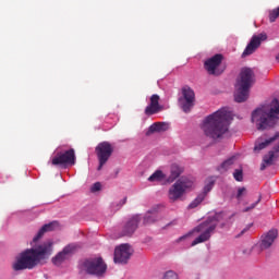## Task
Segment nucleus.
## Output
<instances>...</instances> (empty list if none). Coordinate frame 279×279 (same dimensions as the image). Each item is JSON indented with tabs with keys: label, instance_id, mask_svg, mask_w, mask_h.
<instances>
[{
	"label": "nucleus",
	"instance_id": "23",
	"mask_svg": "<svg viewBox=\"0 0 279 279\" xmlns=\"http://www.w3.org/2000/svg\"><path fill=\"white\" fill-rule=\"evenodd\" d=\"M234 162H236V156H232L231 158L223 161L218 168V171H220V173H223V171H228V169H232V165H234Z\"/></svg>",
	"mask_w": 279,
	"mask_h": 279
},
{
	"label": "nucleus",
	"instance_id": "38",
	"mask_svg": "<svg viewBox=\"0 0 279 279\" xmlns=\"http://www.w3.org/2000/svg\"><path fill=\"white\" fill-rule=\"evenodd\" d=\"M33 243H36V236L33 238Z\"/></svg>",
	"mask_w": 279,
	"mask_h": 279
},
{
	"label": "nucleus",
	"instance_id": "18",
	"mask_svg": "<svg viewBox=\"0 0 279 279\" xmlns=\"http://www.w3.org/2000/svg\"><path fill=\"white\" fill-rule=\"evenodd\" d=\"M277 236H278V230L268 231L267 234L262 238V242H260L262 250H268V247H271Z\"/></svg>",
	"mask_w": 279,
	"mask_h": 279
},
{
	"label": "nucleus",
	"instance_id": "19",
	"mask_svg": "<svg viewBox=\"0 0 279 279\" xmlns=\"http://www.w3.org/2000/svg\"><path fill=\"white\" fill-rule=\"evenodd\" d=\"M60 228V223L58 221H52V222H49V223H46L44 225L37 235H36V241H38V239H43V236L45 235V233L47 232H53V230Z\"/></svg>",
	"mask_w": 279,
	"mask_h": 279
},
{
	"label": "nucleus",
	"instance_id": "21",
	"mask_svg": "<svg viewBox=\"0 0 279 279\" xmlns=\"http://www.w3.org/2000/svg\"><path fill=\"white\" fill-rule=\"evenodd\" d=\"M276 138H279V133H276L275 136L270 137L269 140H263V137H260L255 143L254 150L260 151L262 149H265V147H267L268 145H271V143H274V141H276Z\"/></svg>",
	"mask_w": 279,
	"mask_h": 279
},
{
	"label": "nucleus",
	"instance_id": "29",
	"mask_svg": "<svg viewBox=\"0 0 279 279\" xmlns=\"http://www.w3.org/2000/svg\"><path fill=\"white\" fill-rule=\"evenodd\" d=\"M279 16V7L272 11L269 12V21L270 23H276V20Z\"/></svg>",
	"mask_w": 279,
	"mask_h": 279
},
{
	"label": "nucleus",
	"instance_id": "22",
	"mask_svg": "<svg viewBox=\"0 0 279 279\" xmlns=\"http://www.w3.org/2000/svg\"><path fill=\"white\" fill-rule=\"evenodd\" d=\"M169 130V124L165 122H156L149 126V134H154V132H167Z\"/></svg>",
	"mask_w": 279,
	"mask_h": 279
},
{
	"label": "nucleus",
	"instance_id": "28",
	"mask_svg": "<svg viewBox=\"0 0 279 279\" xmlns=\"http://www.w3.org/2000/svg\"><path fill=\"white\" fill-rule=\"evenodd\" d=\"M206 199L204 194H198L197 197L189 205V208H197Z\"/></svg>",
	"mask_w": 279,
	"mask_h": 279
},
{
	"label": "nucleus",
	"instance_id": "10",
	"mask_svg": "<svg viewBox=\"0 0 279 279\" xmlns=\"http://www.w3.org/2000/svg\"><path fill=\"white\" fill-rule=\"evenodd\" d=\"M182 96L183 97L179 99V104L183 112H191V108L195 106V92H193L191 87H183Z\"/></svg>",
	"mask_w": 279,
	"mask_h": 279
},
{
	"label": "nucleus",
	"instance_id": "25",
	"mask_svg": "<svg viewBox=\"0 0 279 279\" xmlns=\"http://www.w3.org/2000/svg\"><path fill=\"white\" fill-rule=\"evenodd\" d=\"M214 186H215V179H213V177H210L205 181V186H204L203 193H201V195H204V197H206V195H208V193H210V191H213Z\"/></svg>",
	"mask_w": 279,
	"mask_h": 279
},
{
	"label": "nucleus",
	"instance_id": "11",
	"mask_svg": "<svg viewBox=\"0 0 279 279\" xmlns=\"http://www.w3.org/2000/svg\"><path fill=\"white\" fill-rule=\"evenodd\" d=\"M53 242L48 240L36 246V263H45L51 256Z\"/></svg>",
	"mask_w": 279,
	"mask_h": 279
},
{
	"label": "nucleus",
	"instance_id": "34",
	"mask_svg": "<svg viewBox=\"0 0 279 279\" xmlns=\"http://www.w3.org/2000/svg\"><path fill=\"white\" fill-rule=\"evenodd\" d=\"M243 193H245V187H240L238 190L236 198L241 199V197L243 196Z\"/></svg>",
	"mask_w": 279,
	"mask_h": 279
},
{
	"label": "nucleus",
	"instance_id": "37",
	"mask_svg": "<svg viewBox=\"0 0 279 279\" xmlns=\"http://www.w3.org/2000/svg\"><path fill=\"white\" fill-rule=\"evenodd\" d=\"M106 123H110V125H112V122H110V120L108 119V117L105 120Z\"/></svg>",
	"mask_w": 279,
	"mask_h": 279
},
{
	"label": "nucleus",
	"instance_id": "7",
	"mask_svg": "<svg viewBox=\"0 0 279 279\" xmlns=\"http://www.w3.org/2000/svg\"><path fill=\"white\" fill-rule=\"evenodd\" d=\"M193 189V181L189 179H179L168 192V197L170 202H178L182 199L186 191Z\"/></svg>",
	"mask_w": 279,
	"mask_h": 279
},
{
	"label": "nucleus",
	"instance_id": "26",
	"mask_svg": "<svg viewBox=\"0 0 279 279\" xmlns=\"http://www.w3.org/2000/svg\"><path fill=\"white\" fill-rule=\"evenodd\" d=\"M158 221V211L156 209L148 211L144 217V223H154Z\"/></svg>",
	"mask_w": 279,
	"mask_h": 279
},
{
	"label": "nucleus",
	"instance_id": "6",
	"mask_svg": "<svg viewBox=\"0 0 279 279\" xmlns=\"http://www.w3.org/2000/svg\"><path fill=\"white\" fill-rule=\"evenodd\" d=\"M36 267V248H27L16 257L13 264L15 271H23V269H34Z\"/></svg>",
	"mask_w": 279,
	"mask_h": 279
},
{
	"label": "nucleus",
	"instance_id": "2",
	"mask_svg": "<svg viewBox=\"0 0 279 279\" xmlns=\"http://www.w3.org/2000/svg\"><path fill=\"white\" fill-rule=\"evenodd\" d=\"M279 120V100L272 99L268 105L255 109L252 113V121L257 130H268L274 128Z\"/></svg>",
	"mask_w": 279,
	"mask_h": 279
},
{
	"label": "nucleus",
	"instance_id": "33",
	"mask_svg": "<svg viewBox=\"0 0 279 279\" xmlns=\"http://www.w3.org/2000/svg\"><path fill=\"white\" fill-rule=\"evenodd\" d=\"M260 202V196L257 199V202H255L254 204L251 205V207H247L244 209V213H250V210H253V208H256V206H258V203Z\"/></svg>",
	"mask_w": 279,
	"mask_h": 279
},
{
	"label": "nucleus",
	"instance_id": "32",
	"mask_svg": "<svg viewBox=\"0 0 279 279\" xmlns=\"http://www.w3.org/2000/svg\"><path fill=\"white\" fill-rule=\"evenodd\" d=\"M90 191L92 193H97V191H101V183L99 182L94 183Z\"/></svg>",
	"mask_w": 279,
	"mask_h": 279
},
{
	"label": "nucleus",
	"instance_id": "35",
	"mask_svg": "<svg viewBox=\"0 0 279 279\" xmlns=\"http://www.w3.org/2000/svg\"><path fill=\"white\" fill-rule=\"evenodd\" d=\"M126 202H128V197H124L122 201H120V204L117 209L119 210V208H121L122 206H125Z\"/></svg>",
	"mask_w": 279,
	"mask_h": 279
},
{
	"label": "nucleus",
	"instance_id": "5",
	"mask_svg": "<svg viewBox=\"0 0 279 279\" xmlns=\"http://www.w3.org/2000/svg\"><path fill=\"white\" fill-rule=\"evenodd\" d=\"M81 271L88 274V276H96V278H101L108 271V265L102 257H87L80 262L78 265Z\"/></svg>",
	"mask_w": 279,
	"mask_h": 279
},
{
	"label": "nucleus",
	"instance_id": "36",
	"mask_svg": "<svg viewBox=\"0 0 279 279\" xmlns=\"http://www.w3.org/2000/svg\"><path fill=\"white\" fill-rule=\"evenodd\" d=\"M250 228H252V225L246 226V227L241 231L240 236L243 235V234H245V232H247V231L250 230Z\"/></svg>",
	"mask_w": 279,
	"mask_h": 279
},
{
	"label": "nucleus",
	"instance_id": "31",
	"mask_svg": "<svg viewBox=\"0 0 279 279\" xmlns=\"http://www.w3.org/2000/svg\"><path fill=\"white\" fill-rule=\"evenodd\" d=\"M233 178H234V180H236V182H243V170L236 169L233 172Z\"/></svg>",
	"mask_w": 279,
	"mask_h": 279
},
{
	"label": "nucleus",
	"instance_id": "30",
	"mask_svg": "<svg viewBox=\"0 0 279 279\" xmlns=\"http://www.w3.org/2000/svg\"><path fill=\"white\" fill-rule=\"evenodd\" d=\"M162 279H179L178 274L173 270H168L165 272Z\"/></svg>",
	"mask_w": 279,
	"mask_h": 279
},
{
	"label": "nucleus",
	"instance_id": "16",
	"mask_svg": "<svg viewBox=\"0 0 279 279\" xmlns=\"http://www.w3.org/2000/svg\"><path fill=\"white\" fill-rule=\"evenodd\" d=\"M77 250V244H70L63 248L56 257L52 258L53 265H62L69 255L73 254Z\"/></svg>",
	"mask_w": 279,
	"mask_h": 279
},
{
	"label": "nucleus",
	"instance_id": "9",
	"mask_svg": "<svg viewBox=\"0 0 279 279\" xmlns=\"http://www.w3.org/2000/svg\"><path fill=\"white\" fill-rule=\"evenodd\" d=\"M112 145L108 142H102L98 144L96 147V154L99 161L98 171H101L104 169V165L108 162L110 157L112 156Z\"/></svg>",
	"mask_w": 279,
	"mask_h": 279
},
{
	"label": "nucleus",
	"instance_id": "17",
	"mask_svg": "<svg viewBox=\"0 0 279 279\" xmlns=\"http://www.w3.org/2000/svg\"><path fill=\"white\" fill-rule=\"evenodd\" d=\"M138 221H141V216H133L123 227L122 236H132L138 228Z\"/></svg>",
	"mask_w": 279,
	"mask_h": 279
},
{
	"label": "nucleus",
	"instance_id": "27",
	"mask_svg": "<svg viewBox=\"0 0 279 279\" xmlns=\"http://www.w3.org/2000/svg\"><path fill=\"white\" fill-rule=\"evenodd\" d=\"M166 178L162 171L157 170L148 178V182H162Z\"/></svg>",
	"mask_w": 279,
	"mask_h": 279
},
{
	"label": "nucleus",
	"instance_id": "12",
	"mask_svg": "<svg viewBox=\"0 0 279 279\" xmlns=\"http://www.w3.org/2000/svg\"><path fill=\"white\" fill-rule=\"evenodd\" d=\"M265 40H267V34L265 33L253 36L250 44L243 51L242 58H246V56H252V53H254V51H256L260 47V44Z\"/></svg>",
	"mask_w": 279,
	"mask_h": 279
},
{
	"label": "nucleus",
	"instance_id": "1",
	"mask_svg": "<svg viewBox=\"0 0 279 279\" xmlns=\"http://www.w3.org/2000/svg\"><path fill=\"white\" fill-rule=\"evenodd\" d=\"M232 111L228 107H223L220 110L205 118L202 124V130L205 136L217 141L221 138L228 128H230V121H232Z\"/></svg>",
	"mask_w": 279,
	"mask_h": 279
},
{
	"label": "nucleus",
	"instance_id": "15",
	"mask_svg": "<svg viewBox=\"0 0 279 279\" xmlns=\"http://www.w3.org/2000/svg\"><path fill=\"white\" fill-rule=\"evenodd\" d=\"M161 110L162 106H160V96H158V94H154L150 96L149 104L145 108V114L147 117H151L153 114H158Z\"/></svg>",
	"mask_w": 279,
	"mask_h": 279
},
{
	"label": "nucleus",
	"instance_id": "8",
	"mask_svg": "<svg viewBox=\"0 0 279 279\" xmlns=\"http://www.w3.org/2000/svg\"><path fill=\"white\" fill-rule=\"evenodd\" d=\"M51 165L54 167H66V165H75V150L69 149L65 151L56 150L51 158Z\"/></svg>",
	"mask_w": 279,
	"mask_h": 279
},
{
	"label": "nucleus",
	"instance_id": "20",
	"mask_svg": "<svg viewBox=\"0 0 279 279\" xmlns=\"http://www.w3.org/2000/svg\"><path fill=\"white\" fill-rule=\"evenodd\" d=\"M279 151V145L275 147V150H270L268 155L264 156L263 163L260 166V170L265 171L266 167L269 165H274V160L276 158V154Z\"/></svg>",
	"mask_w": 279,
	"mask_h": 279
},
{
	"label": "nucleus",
	"instance_id": "13",
	"mask_svg": "<svg viewBox=\"0 0 279 279\" xmlns=\"http://www.w3.org/2000/svg\"><path fill=\"white\" fill-rule=\"evenodd\" d=\"M132 247L129 244H122L114 250V263L125 264L132 256Z\"/></svg>",
	"mask_w": 279,
	"mask_h": 279
},
{
	"label": "nucleus",
	"instance_id": "3",
	"mask_svg": "<svg viewBox=\"0 0 279 279\" xmlns=\"http://www.w3.org/2000/svg\"><path fill=\"white\" fill-rule=\"evenodd\" d=\"M223 217V213L216 214L215 217L208 218L205 222H202L196 228L193 229L192 232L181 236L179 241H186L191 234H199L192 243L191 247H195V245H199V243H206L213 236L215 229L219 223V219Z\"/></svg>",
	"mask_w": 279,
	"mask_h": 279
},
{
	"label": "nucleus",
	"instance_id": "14",
	"mask_svg": "<svg viewBox=\"0 0 279 279\" xmlns=\"http://www.w3.org/2000/svg\"><path fill=\"white\" fill-rule=\"evenodd\" d=\"M223 60V56L215 54L214 57L207 59L205 61V69L209 75H221V72H218L219 65Z\"/></svg>",
	"mask_w": 279,
	"mask_h": 279
},
{
	"label": "nucleus",
	"instance_id": "24",
	"mask_svg": "<svg viewBox=\"0 0 279 279\" xmlns=\"http://www.w3.org/2000/svg\"><path fill=\"white\" fill-rule=\"evenodd\" d=\"M182 175V168L178 165H172L171 166V174L168 179V182H174V180H178Z\"/></svg>",
	"mask_w": 279,
	"mask_h": 279
},
{
	"label": "nucleus",
	"instance_id": "4",
	"mask_svg": "<svg viewBox=\"0 0 279 279\" xmlns=\"http://www.w3.org/2000/svg\"><path fill=\"white\" fill-rule=\"evenodd\" d=\"M254 82H256L254 70L250 68H243L240 72V76L235 85L234 99L236 104H243V101H247V98L250 97V89L252 86H254Z\"/></svg>",
	"mask_w": 279,
	"mask_h": 279
}]
</instances>
